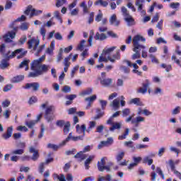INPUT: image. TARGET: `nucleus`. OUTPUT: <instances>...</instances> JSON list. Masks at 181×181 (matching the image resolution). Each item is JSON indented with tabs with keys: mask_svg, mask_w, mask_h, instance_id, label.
Returning <instances> with one entry per match:
<instances>
[{
	"mask_svg": "<svg viewBox=\"0 0 181 181\" xmlns=\"http://www.w3.org/2000/svg\"><path fill=\"white\" fill-rule=\"evenodd\" d=\"M161 67L162 69H165V71H167V73H169V71L172 70V65H166V64H162Z\"/></svg>",
	"mask_w": 181,
	"mask_h": 181,
	"instance_id": "4d7b16f0",
	"label": "nucleus"
},
{
	"mask_svg": "<svg viewBox=\"0 0 181 181\" xmlns=\"http://www.w3.org/2000/svg\"><path fill=\"white\" fill-rule=\"evenodd\" d=\"M69 131H70V123L66 122L65 124V125L64 126V133L65 134V135H67V134H69Z\"/></svg>",
	"mask_w": 181,
	"mask_h": 181,
	"instance_id": "8fccbe9b",
	"label": "nucleus"
},
{
	"mask_svg": "<svg viewBox=\"0 0 181 181\" xmlns=\"http://www.w3.org/2000/svg\"><path fill=\"white\" fill-rule=\"evenodd\" d=\"M37 122V121L36 120H31L30 122H26V125L27 127H28V128H33V127H35V125L36 124V123Z\"/></svg>",
	"mask_w": 181,
	"mask_h": 181,
	"instance_id": "864d4df0",
	"label": "nucleus"
},
{
	"mask_svg": "<svg viewBox=\"0 0 181 181\" xmlns=\"http://www.w3.org/2000/svg\"><path fill=\"white\" fill-rule=\"evenodd\" d=\"M54 16L56 18L58 21H59V23L62 24L63 23V20L62 19V17L60 16V12L59 11H54Z\"/></svg>",
	"mask_w": 181,
	"mask_h": 181,
	"instance_id": "3c124183",
	"label": "nucleus"
},
{
	"mask_svg": "<svg viewBox=\"0 0 181 181\" xmlns=\"http://www.w3.org/2000/svg\"><path fill=\"white\" fill-rule=\"evenodd\" d=\"M121 11L124 18L130 16L129 12H128V10L125 8V6H122Z\"/></svg>",
	"mask_w": 181,
	"mask_h": 181,
	"instance_id": "49530a36",
	"label": "nucleus"
},
{
	"mask_svg": "<svg viewBox=\"0 0 181 181\" xmlns=\"http://www.w3.org/2000/svg\"><path fill=\"white\" fill-rule=\"evenodd\" d=\"M133 42V49L134 50H136V49H146V47L144 45H141L140 42H143L145 43L146 42V39L145 37H142L141 35H136L134 37H133L132 39Z\"/></svg>",
	"mask_w": 181,
	"mask_h": 181,
	"instance_id": "f03ea898",
	"label": "nucleus"
},
{
	"mask_svg": "<svg viewBox=\"0 0 181 181\" xmlns=\"http://www.w3.org/2000/svg\"><path fill=\"white\" fill-rule=\"evenodd\" d=\"M153 94L154 95H158V94H162V89L160 88H156L153 91Z\"/></svg>",
	"mask_w": 181,
	"mask_h": 181,
	"instance_id": "774afa93",
	"label": "nucleus"
},
{
	"mask_svg": "<svg viewBox=\"0 0 181 181\" xmlns=\"http://www.w3.org/2000/svg\"><path fill=\"white\" fill-rule=\"evenodd\" d=\"M148 57H150V59H151V63H156V64H159V60L157 59L155 55L150 54Z\"/></svg>",
	"mask_w": 181,
	"mask_h": 181,
	"instance_id": "603ef678",
	"label": "nucleus"
},
{
	"mask_svg": "<svg viewBox=\"0 0 181 181\" xmlns=\"http://www.w3.org/2000/svg\"><path fill=\"white\" fill-rule=\"evenodd\" d=\"M9 62L7 59H2L0 63V69L1 70H5V69H8L9 67Z\"/></svg>",
	"mask_w": 181,
	"mask_h": 181,
	"instance_id": "bb28decb",
	"label": "nucleus"
},
{
	"mask_svg": "<svg viewBox=\"0 0 181 181\" xmlns=\"http://www.w3.org/2000/svg\"><path fill=\"white\" fill-rule=\"evenodd\" d=\"M17 131L28 132V131H29V129H28V127H26L25 126H18L17 127Z\"/></svg>",
	"mask_w": 181,
	"mask_h": 181,
	"instance_id": "338daca9",
	"label": "nucleus"
},
{
	"mask_svg": "<svg viewBox=\"0 0 181 181\" xmlns=\"http://www.w3.org/2000/svg\"><path fill=\"white\" fill-rule=\"evenodd\" d=\"M129 135V129L127 128L122 135L119 136L118 139H125Z\"/></svg>",
	"mask_w": 181,
	"mask_h": 181,
	"instance_id": "79ce46f5",
	"label": "nucleus"
},
{
	"mask_svg": "<svg viewBox=\"0 0 181 181\" xmlns=\"http://www.w3.org/2000/svg\"><path fill=\"white\" fill-rule=\"evenodd\" d=\"M47 148L53 149V151H57L59 149V146L49 143L47 144Z\"/></svg>",
	"mask_w": 181,
	"mask_h": 181,
	"instance_id": "6e6d98bb",
	"label": "nucleus"
},
{
	"mask_svg": "<svg viewBox=\"0 0 181 181\" xmlns=\"http://www.w3.org/2000/svg\"><path fill=\"white\" fill-rule=\"evenodd\" d=\"M53 50H54V40L52 41L49 47L47 49L46 53L52 54V53H53Z\"/></svg>",
	"mask_w": 181,
	"mask_h": 181,
	"instance_id": "4c0bfd02",
	"label": "nucleus"
},
{
	"mask_svg": "<svg viewBox=\"0 0 181 181\" xmlns=\"http://www.w3.org/2000/svg\"><path fill=\"white\" fill-rule=\"evenodd\" d=\"M114 139H112V138H108L107 141H101L100 144L98 146V148L101 149L102 148H104V146H109V145H112Z\"/></svg>",
	"mask_w": 181,
	"mask_h": 181,
	"instance_id": "ddd939ff",
	"label": "nucleus"
},
{
	"mask_svg": "<svg viewBox=\"0 0 181 181\" xmlns=\"http://www.w3.org/2000/svg\"><path fill=\"white\" fill-rule=\"evenodd\" d=\"M24 153L25 150H23V148L16 149L11 151L12 155H23Z\"/></svg>",
	"mask_w": 181,
	"mask_h": 181,
	"instance_id": "c03bdc74",
	"label": "nucleus"
},
{
	"mask_svg": "<svg viewBox=\"0 0 181 181\" xmlns=\"http://www.w3.org/2000/svg\"><path fill=\"white\" fill-rule=\"evenodd\" d=\"M45 165H46L45 163H41L39 165L38 172L41 173V175H43V172H45Z\"/></svg>",
	"mask_w": 181,
	"mask_h": 181,
	"instance_id": "5fc2aeb1",
	"label": "nucleus"
},
{
	"mask_svg": "<svg viewBox=\"0 0 181 181\" xmlns=\"http://www.w3.org/2000/svg\"><path fill=\"white\" fill-rule=\"evenodd\" d=\"M62 60H63V49L61 48L57 57V63H60Z\"/></svg>",
	"mask_w": 181,
	"mask_h": 181,
	"instance_id": "de8ad7c7",
	"label": "nucleus"
},
{
	"mask_svg": "<svg viewBox=\"0 0 181 181\" xmlns=\"http://www.w3.org/2000/svg\"><path fill=\"white\" fill-rule=\"evenodd\" d=\"M124 156H125V153L124 151L119 153L117 156V162H119V160H122Z\"/></svg>",
	"mask_w": 181,
	"mask_h": 181,
	"instance_id": "bf43d9fd",
	"label": "nucleus"
},
{
	"mask_svg": "<svg viewBox=\"0 0 181 181\" xmlns=\"http://www.w3.org/2000/svg\"><path fill=\"white\" fill-rule=\"evenodd\" d=\"M43 11L42 10H36L35 8H32V12L30 14V18H33V16H37V15H40Z\"/></svg>",
	"mask_w": 181,
	"mask_h": 181,
	"instance_id": "473e14b6",
	"label": "nucleus"
},
{
	"mask_svg": "<svg viewBox=\"0 0 181 181\" xmlns=\"http://www.w3.org/2000/svg\"><path fill=\"white\" fill-rule=\"evenodd\" d=\"M81 8H83V12L84 14L88 13V9H90L89 6H87V4H86V1H83L80 4Z\"/></svg>",
	"mask_w": 181,
	"mask_h": 181,
	"instance_id": "f704fd0d",
	"label": "nucleus"
},
{
	"mask_svg": "<svg viewBox=\"0 0 181 181\" xmlns=\"http://www.w3.org/2000/svg\"><path fill=\"white\" fill-rule=\"evenodd\" d=\"M124 20L127 23V26H134L135 25V20L132 18V16H128L127 17H124Z\"/></svg>",
	"mask_w": 181,
	"mask_h": 181,
	"instance_id": "5701e85b",
	"label": "nucleus"
},
{
	"mask_svg": "<svg viewBox=\"0 0 181 181\" xmlns=\"http://www.w3.org/2000/svg\"><path fill=\"white\" fill-rule=\"evenodd\" d=\"M28 49L33 48V50H36L37 49V46H39L40 41L39 40H36L35 38H32L28 41Z\"/></svg>",
	"mask_w": 181,
	"mask_h": 181,
	"instance_id": "9b49d317",
	"label": "nucleus"
},
{
	"mask_svg": "<svg viewBox=\"0 0 181 181\" xmlns=\"http://www.w3.org/2000/svg\"><path fill=\"white\" fill-rule=\"evenodd\" d=\"M105 159H107V158L103 157L101 158L100 161L98 162V169L100 172H104L105 169L107 172H111V167L110 165H105Z\"/></svg>",
	"mask_w": 181,
	"mask_h": 181,
	"instance_id": "39448f33",
	"label": "nucleus"
},
{
	"mask_svg": "<svg viewBox=\"0 0 181 181\" xmlns=\"http://www.w3.org/2000/svg\"><path fill=\"white\" fill-rule=\"evenodd\" d=\"M119 105H120V100L118 98L115 99L112 103H110V107H112L115 111H117V110L119 109Z\"/></svg>",
	"mask_w": 181,
	"mask_h": 181,
	"instance_id": "4be33fe9",
	"label": "nucleus"
},
{
	"mask_svg": "<svg viewBox=\"0 0 181 181\" xmlns=\"http://www.w3.org/2000/svg\"><path fill=\"white\" fill-rule=\"evenodd\" d=\"M74 158L76 159H80L81 162V160H84V159H87V155L84 154L83 151H80L76 155L74 156Z\"/></svg>",
	"mask_w": 181,
	"mask_h": 181,
	"instance_id": "c756f323",
	"label": "nucleus"
},
{
	"mask_svg": "<svg viewBox=\"0 0 181 181\" xmlns=\"http://www.w3.org/2000/svg\"><path fill=\"white\" fill-rule=\"evenodd\" d=\"M53 110H54V106H49L46 108L45 118L47 119V122L53 121L54 118V115H53Z\"/></svg>",
	"mask_w": 181,
	"mask_h": 181,
	"instance_id": "423d86ee",
	"label": "nucleus"
},
{
	"mask_svg": "<svg viewBox=\"0 0 181 181\" xmlns=\"http://www.w3.org/2000/svg\"><path fill=\"white\" fill-rule=\"evenodd\" d=\"M93 93V89L91 88H88L86 90H83L81 93V95H90Z\"/></svg>",
	"mask_w": 181,
	"mask_h": 181,
	"instance_id": "69168bd1",
	"label": "nucleus"
},
{
	"mask_svg": "<svg viewBox=\"0 0 181 181\" xmlns=\"http://www.w3.org/2000/svg\"><path fill=\"white\" fill-rule=\"evenodd\" d=\"M134 120L136 121L137 122H139V124L140 122H145V117H144L142 116H137L135 117Z\"/></svg>",
	"mask_w": 181,
	"mask_h": 181,
	"instance_id": "0e129e2a",
	"label": "nucleus"
},
{
	"mask_svg": "<svg viewBox=\"0 0 181 181\" xmlns=\"http://www.w3.org/2000/svg\"><path fill=\"white\" fill-rule=\"evenodd\" d=\"M54 180H59V181H66V177H64V174H60L59 175L57 174H54Z\"/></svg>",
	"mask_w": 181,
	"mask_h": 181,
	"instance_id": "c9c22d12",
	"label": "nucleus"
},
{
	"mask_svg": "<svg viewBox=\"0 0 181 181\" xmlns=\"http://www.w3.org/2000/svg\"><path fill=\"white\" fill-rule=\"evenodd\" d=\"M86 131H87L86 124H82L81 126L80 124L76 125V132L78 134H83V136H84L86 135Z\"/></svg>",
	"mask_w": 181,
	"mask_h": 181,
	"instance_id": "dca6fc26",
	"label": "nucleus"
},
{
	"mask_svg": "<svg viewBox=\"0 0 181 181\" xmlns=\"http://www.w3.org/2000/svg\"><path fill=\"white\" fill-rule=\"evenodd\" d=\"M12 132H13V127L11 126L7 128L6 133H4L2 136L4 139H9L12 136Z\"/></svg>",
	"mask_w": 181,
	"mask_h": 181,
	"instance_id": "a211bd4d",
	"label": "nucleus"
},
{
	"mask_svg": "<svg viewBox=\"0 0 181 181\" xmlns=\"http://www.w3.org/2000/svg\"><path fill=\"white\" fill-rule=\"evenodd\" d=\"M66 3V0H57L56 6L57 8H60V6H63Z\"/></svg>",
	"mask_w": 181,
	"mask_h": 181,
	"instance_id": "680f3d73",
	"label": "nucleus"
},
{
	"mask_svg": "<svg viewBox=\"0 0 181 181\" xmlns=\"http://www.w3.org/2000/svg\"><path fill=\"white\" fill-rule=\"evenodd\" d=\"M122 126V124L119 122H114L112 124V127H110V131H111L112 132H114L115 129H121Z\"/></svg>",
	"mask_w": 181,
	"mask_h": 181,
	"instance_id": "cd10ccee",
	"label": "nucleus"
},
{
	"mask_svg": "<svg viewBox=\"0 0 181 181\" xmlns=\"http://www.w3.org/2000/svg\"><path fill=\"white\" fill-rule=\"evenodd\" d=\"M25 79V76L23 75H18L16 76L13 77L11 79V83H21V81H23V80Z\"/></svg>",
	"mask_w": 181,
	"mask_h": 181,
	"instance_id": "b1692460",
	"label": "nucleus"
},
{
	"mask_svg": "<svg viewBox=\"0 0 181 181\" xmlns=\"http://www.w3.org/2000/svg\"><path fill=\"white\" fill-rule=\"evenodd\" d=\"M115 49H117V47H112L110 48L103 49L102 54L99 57L98 62L101 63L102 62H105V63H107L108 62L107 57H108V56H110V54L112 53V51L115 50Z\"/></svg>",
	"mask_w": 181,
	"mask_h": 181,
	"instance_id": "7ed1b4c3",
	"label": "nucleus"
},
{
	"mask_svg": "<svg viewBox=\"0 0 181 181\" xmlns=\"http://www.w3.org/2000/svg\"><path fill=\"white\" fill-rule=\"evenodd\" d=\"M134 117H135V115L133 114L131 116H129L126 119H125V122H131L132 125H134L135 128H138V127H139V123L137 122L136 120L135 119H132V118H134Z\"/></svg>",
	"mask_w": 181,
	"mask_h": 181,
	"instance_id": "f3484780",
	"label": "nucleus"
},
{
	"mask_svg": "<svg viewBox=\"0 0 181 181\" xmlns=\"http://www.w3.org/2000/svg\"><path fill=\"white\" fill-rule=\"evenodd\" d=\"M124 62L129 66V67H134V70H138L139 69V66L135 63L132 64V62L129 60H124Z\"/></svg>",
	"mask_w": 181,
	"mask_h": 181,
	"instance_id": "58836bf2",
	"label": "nucleus"
},
{
	"mask_svg": "<svg viewBox=\"0 0 181 181\" xmlns=\"http://www.w3.org/2000/svg\"><path fill=\"white\" fill-rule=\"evenodd\" d=\"M86 43V41L84 40H82L80 44L77 47V50H80V52H83L84 50V47L87 46V45H85Z\"/></svg>",
	"mask_w": 181,
	"mask_h": 181,
	"instance_id": "e433bc0d",
	"label": "nucleus"
},
{
	"mask_svg": "<svg viewBox=\"0 0 181 181\" xmlns=\"http://www.w3.org/2000/svg\"><path fill=\"white\" fill-rule=\"evenodd\" d=\"M95 125H97V123L95 121H92L89 122V127L88 129H86V132L88 134H90V132L93 129V128L95 127Z\"/></svg>",
	"mask_w": 181,
	"mask_h": 181,
	"instance_id": "a19ab883",
	"label": "nucleus"
},
{
	"mask_svg": "<svg viewBox=\"0 0 181 181\" xmlns=\"http://www.w3.org/2000/svg\"><path fill=\"white\" fill-rule=\"evenodd\" d=\"M101 110L97 109L96 112L98 115L94 117V119H100L104 115V112H100Z\"/></svg>",
	"mask_w": 181,
	"mask_h": 181,
	"instance_id": "052dcab7",
	"label": "nucleus"
},
{
	"mask_svg": "<svg viewBox=\"0 0 181 181\" xmlns=\"http://www.w3.org/2000/svg\"><path fill=\"white\" fill-rule=\"evenodd\" d=\"M29 60L23 61L19 65V69H23V67H25V71H28V70H29Z\"/></svg>",
	"mask_w": 181,
	"mask_h": 181,
	"instance_id": "2f4dec72",
	"label": "nucleus"
},
{
	"mask_svg": "<svg viewBox=\"0 0 181 181\" xmlns=\"http://www.w3.org/2000/svg\"><path fill=\"white\" fill-rule=\"evenodd\" d=\"M95 100H97V95H95L85 98V101L88 103L86 106V110H88V108L91 107V105L93 104V103H94V101H95Z\"/></svg>",
	"mask_w": 181,
	"mask_h": 181,
	"instance_id": "2eb2a0df",
	"label": "nucleus"
},
{
	"mask_svg": "<svg viewBox=\"0 0 181 181\" xmlns=\"http://www.w3.org/2000/svg\"><path fill=\"white\" fill-rule=\"evenodd\" d=\"M110 25L113 26H119V21L117 20V15L113 14L109 19Z\"/></svg>",
	"mask_w": 181,
	"mask_h": 181,
	"instance_id": "6ab92c4d",
	"label": "nucleus"
},
{
	"mask_svg": "<svg viewBox=\"0 0 181 181\" xmlns=\"http://www.w3.org/2000/svg\"><path fill=\"white\" fill-rule=\"evenodd\" d=\"M77 98V95H67L66 96V100H69L66 102V105H70L71 104H72L73 103V100H74V98Z\"/></svg>",
	"mask_w": 181,
	"mask_h": 181,
	"instance_id": "a878e982",
	"label": "nucleus"
},
{
	"mask_svg": "<svg viewBox=\"0 0 181 181\" xmlns=\"http://www.w3.org/2000/svg\"><path fill=\"white\" fill-rule=\"evenodd\" d=\"M29 25H30L29 23H23L20 25L19 28L21 30H28V29H29Z\"/></svg>",
	"mask_w": 181,
	"mask_h": 181,
	"instance_id": "09e8293b",
	"label": "nucleus"
},
{
	"mask_svg": "<svg viewBox=\"0 0 181 181\" xmlns=\"http://www.w3.org/2000/svg\"><path fill=\"white\" fill-rule=\"evenodd\" d=\"M31 70L34 72H30L28 77H39V76L49 71V65L40 64L39 61H34L31 64Z\"/></svg>",
	"mask_w": 181,
	"mask_h": 181,
	"instance_id": "f257e3e1",
	"label": "nucleus"
},
{
	"mask_svg": "<svg viewBox=\"0 0 181 181\" xmlns=\"http://www.w3.org/2000/svg\"><path fill=\"white\" fill-rule=\"evenodd\" d=\"M26 53H28V51H24L23 49L20 48L13 52L11 54H7V57L8 59H13V57H15L16 54H19L18 56H17V59H22V57H23L26 54Z\"/></svg>",
	"mask_w": 181,
	"mask_h": 181,
	"instance_id": "20e7f679",
	"label": "nucleus"
},
{
	"mask_svg": "<svg viewBox=\"0 0 181 181\" xmlns=\"http://www.w3.org/2000/svg\"><path fill=\"white\" fill-rule=\"evenodd\" d=\"M133 52H134V54H132V60H136V59L141 58V52H139L141 49H136L134 50V48H132Z\"/></svg>",
	"mask_w": 181,
	"mask_h": 181,
	"instance_id": "393cba45",
	"label": "nucleus"
},
{
	"mask_svg": "<svg viewBox=\"0 0 181 181\" xmlns=\"http://www.w3.org/2000/svg\"><path fill=\"white\" fill-rule=\"evenodd\" d=\"M94 158H95V156L94 155L89 156L88 158L85 160L84 165L86 170L90 169V163L94 160Z\"/></svg>",
	"mask_w": 181,
	"mask_h": 181,
	"instance_id": "412c9836",
	"label": "nucleus"
},
{
	"mask_svg": "<svg viewBox=\"0 0 181 181\" xmlns=\"http://www.w3.org/2000/svg\"><path fill=\"white\" fill-rule=\"evenodd\" d=\"M128 104H129V105L134 104V105H137L138 107L144 106V103L141 101V99L139 98H134L131 99L128 102Z\"/></svg>",
	"mask_w": 181,
	"mask_h": 181,
	"instance_id": "4468645a",
	"label": "nucleus"
},
{
	"mask_svg": "<svg viewBox=\"0 0 181 181\" xmlns=\"http://www.w3.org/2000/svg\"><path fill=\"white\" fill-rule=\"evenodd\" d=\"M112 180V177L111 175H107L105 177L100 176L98 178L97 181H111Z\"/></svg>",
	"mask_w": 181,
	"mask_h": 181,
	"instance_id": "72a5a7b5",
	"label": "nucleus"
},
{
	"mask_svg": "<svg viewBox=\"0 0 181 181\" xmlns=\"http://www.w3.org/2000/svg\"><path fill=\"white\" fill-rule=\"evenodd\" d=\"M83 139H84L83 136H73V134H71V133H70L69 134V136H67V138L64 141H62V145H66V144H67V142H69V141H70V139H71L72 141L76 142L77 141H83Z\"/></svg>",
	"mask_w": 181,
	"mask_h": 181,
	"instance_id": "6e6552de",
	"label": "nucleus"
},
{
	"mask_svg": "<svg viewBox=\"0 0 181 181\" xmlns=\"http://www.w3.org/2000/svg\"><path fill=\"white\" fill-rule=\"evenodd\" d=\"M151 86V83L148 79H146L144 83H142V87H140L137 90V93H140L141 94H145L148 92V87Z\"/></svg>",
	"mask_w": 181,
	"mask_h": 181,
	"instance_id": "1a4fd4ad",
	"label": "nucleus"
},
{
	"mask_svg": "<svg viewBox=\"0 0 181 181\" xmlns=\"http://www.w3.org/2000/svg\"><path fill=\"white\" fill-rule=\"evenodd\" d=\"M144 2H145V0H136L135 1L136 6H138L137 11H142L144 9Z\"/></svg>",
	"mask_w": 181,
	"mask_h": 181,
	"instance_id": "7c9ffc66",
	"label": "nucleus"
},
{
	"mask_svg": "<svg viewBox=\"0 0 181 181\" xmlns=\"http://www.w3.org/2000/svg\"><path fill=\"white\" fill-rule=\"evenodd\" d=\"M94 4L95 6H98V5H100V6H104V7H106V6H108V2L107 1H104L103 0H98L96 1Z\"/></svg>",
	"mask_w": 181,
	"mask_h": 181,
	"instance_id": "ea45409f",
	"label": "nucleus"
},
{
	"mask_svg": "<svg viewBox=\"0 0 181 181\" xmlns=\"http://www.w3.org/2000/svg\"><path fill=\"white\" fill-rule=\"evenodd\" d=\"M100 84H102L103 87H110L112 84V79L107 78L101 79Z\"/></svg>",
	"mask_w": 181,
	"mask_h": 181,
	"instance_id": "aec40b11",
	"label": "nucleus"
},
{
	"mask_svg": "<svg viewBox=\"0 0 181 181\" xmlns=\"http://www.w3.org/2000/svg\"><path fill=\"white\" fill-rule=\"evenodd\" d=\"M143 163H148V165L151 166L153 163V160L149 158V156H146L143 159Z\"/></svg>",
	"mask_w": 181,
	"mask_h": 181,
	"instance_id": "37998d69",
	"label": "nucleus"
},
{
	"mask_svg": "<svg viewBox=\"0 0 181 181\" xmlns=\"http://www.w3.org/2000/svg\"><path fill=\"white\" fill-rule=\"evenodd\" d=\"M94 39L95 40H105L107 35L104 33L100 34V33H96Z\"/></svg>",
	"mask_w": 181,
	"mask_h": 181,
	"instance_id": "c85d7f7f",
	"label": "nucleus"
},
{
	"mask_svg": "<svg viewBox=\"0 0 181 181\" xmlns=\"http://www.w3.org/2000/svg\"><path fill=\"white\" fill-rule=\"evenodd\" d=\"M73 56V54H70L67 57L64 58V71L65 73H67V70H69V67H70V64H71V63L70 62V59H71Z\"/></svg>",
	"mask_w": 181,
	"mask_h": 181,
	"instance_id": "f8f14e48",
	"label": "nucleus"
},
{
	"mask_svg": "<svg viewBox=\"0 0 181 181\" xmlns=\"http://www.w3.org/2000/svg\"><path fill=\"white\" fill-rule=\"evenodd\" d=\"M179 6H180V3L179 2H172L171 4H170V8H171L172 9H177Z\"/></svg>",
	"mask_w": 181,
	"mask_h": 181,
	"instance_id": "13d9d810",
	"label": "nucleus"
},
{
	"mask_svg": "<svg viewBox=\"0 0 181 181\" xmlns=\"http://www.w3.org/2000/svg\"><path fill=\"white\" fill-rule=\"evenodd\" d=\"M16 37V33L13 31H8L4 35H3V39H4V42L6 43H12L13 40V39H15Z\"/></svg>",
	"mask_w": 181,
	"mask_h": 181,
	"instance_id": "0eeeda50",
	"label": "nucleus"
},
{
	"mask_svg": "<svg viewBox=\"0 0 181 181\" xmlns=\"http://www.w3.org/2000/svg\"><path fill=\"white\" fill-rule=\"evenodd\" d=\"M35 103H37V98H36V96H32L29 101L28 103L32 105V104H35Z\"/></svg>",
	"mask_w": 181,
	"mask_h": 181,
	"instance_id": "e2e57ef3",
	"label": "nucleus"
},
{
	"mask_svg": "<svg viewBox=\"0 0 181 181\" xmlns=\"http://www.w3.org/2000/svg\"><path fill=\"white\" fill-rule=\"evenodd\" d=\"M23 88H25V90H29V88H32L33 91H37L39 88H40V84H39V83L37 82L26 83Z\"/></svg>",
	"mask_w": 181,
	"mask_h": 181,
	"instance_id": "9d476101",
	"label": "nucleus"
},
{
	"mask_svg": "<svg viewBox=\"0 0 181 181\" xmlns=\"http://www.w3.org/2000/svg\"><path fill=\"white\" fill-rule=\"evenodd\" d=\"M122 117H129V115H131V109L129 108H125L122 110Z\"/></svg>",
	"mask_w": 181,
	"mask_h": 181,
	"instance_id": "a18cd8bd",
	"label": "nucleus"
}]
</instances>
